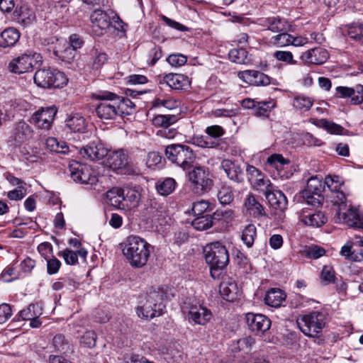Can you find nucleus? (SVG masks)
<instances>
[{"label": "nucleus", "instance_id": "59", "mask_svg": "<svg viewBox=\"0 0 363 363\" xmlns=\"http://www.w3.org/2000/svg\"><path fill=\"white\" fill-rule=\"evenodd\" d=\"M210 203L205 200L198 201L193 203L192 211L195 216H201L209 208Z\"/></svg>", "mask_w": 363, "mask_h": 363}, {"label": "nucleus", "instance_id": "12", "mask_svg": "<svg viewBox=\"0 0 363 363\" xmlns=\"http://www.w3.org/2000/svg\"><path fill=\"white\" fill-rule=\"evenodd\" d=\"M55 106L42 107L35 111L30 119V122L37 128L49 130L57 113Z\"/></svg>", "mask_w": 363, "mask_h": 363}, {"label": "nucleus", "instance_id": "49", "mask_svg": "<svg viewBox=\"0 0 363 363\" xmlns=\"http://www.w3.org/2000/svg\"><path fill=\"white\" fill-rule=\"evenodd\" d=\"M318 125L323 128L331 134H342L343 128L332 121L326 119H321L318 121Z\"/></svg>", "mask_w": 363, "mask_h": 363}, {"label": "nucleus", "instance_id": "58", "mask_svg": "<svg viewBox=\"0 0 363 363\" xmlns=\"http://www.w3.org/2000/svg\"><path fill=\"white\" fill-rule=\"evenodd\" d=\"M46 260L48 274L52 275L57 273L62 264L61 262L53 256Z\"/></svg>", "mask_w": 363, "mask_h": 363}, {"label": "nucleus", "instance_id": "23", "mask_svg": "<svg viewBox=\"0 0 363 363\" xmlns=\"http://www.w3.org/2000/svg\"><path fill=\"white\" fill-rule=\"evenodd\" d=\"M265 198L272 208L279 210L280 211H284L286 209L288 200L284 193L280 190H277L274 187L272 191L266 194Z\"/></svg>", "mask_w": 363, "mask_h": 363}, {"label": "nucleus", "instance_id": "47", "mask_svg": "<svg viewBox=\"0 0 363 363\" xmlns=\"http://www.w3.org/2000/svg\"><path fill=\"white\" fill-rule=\"evenodd\" d=\"M52 345L57 352L65 354L69 351V345L62 335H56L52 339Z\"/></svg>", "mask_w": 363, "mask_h": 363}, {"label": "nucleus", "instance_id": "44", "mask_svg": "<svg viewBox=\"0 0 363 363\" xmlns=\"http://www.w3.org/2000/svg\"><path fill=\"white\" fill-rule=\"evenodd\" d=\"M252 184L257 191L262 193L264 196L274 187L269 179H265L262 174L252 181Z\"/></svg>", "mask_w": 363, "mask_h": 363}, {"label": "nucleus", "instance_id": "9", "mask_svg": "<svg viewBox=\"0 0 363 363\" xmlns=\"http://www.w3.org/2000/svg\"><path fill=\"white\" fill-rule=\"evenodd\" d=\"M70 177L77 183L94 186L99 181L96 172L88 164L73 160L69 162Z\"/></svg>", "mask_w": 363, "mask_h": 363}, {"label": "nucleus", "instance_id": "39", "mask_svg": "<svg viewBox=\"0 0 363 363\" xmlns=\"http://www.w3.org/2000/svg\"><path fill=\"white\" fill-rule=\"evenodd\" d=\"M257 236V228L253 224L247 225L242 230L241 239L247 247H251Z\"/></svg>", "mask_w": 363, "mask_h": 363}, {"label": "nucleus", "instance_id": "41", "mask_svg": "<svg viewBox=\"0 0 363 363\" xmlns=\"http://www.w3.org/2000/svg\"><path fill=\"white\" fill-rule=\"evenodd\" d=\"M276 102L271 99L269 101H258L254 111L257 116L267 117L271 111L275 107Z\"/></svg>", "mask_w": 363, "mask_h": 363}, {"label": "nucleus", "instance_id": "25", "mask_svg": "<svg viewBox=\"0 0 363 363\" xmlns=\"http://www.w3.org/2000/svg\"><path fill=\"white\" fill-rule=\"evenodd\" d=\"M66 126L74 133H83L86 129V122L79 113H71L65 120Z\"/></svg>", "mask_w": 363, "mask_h": 363}, {"label": "nucleus", "instance_id": "56", "mask_svg": "<svg viewBox=\"0 0 363 363\" xmlns=\"http://www.w3.org/2000/svg\"><path fill=\"white\" fill-rule=\"evenodd\" d=\"M96 341V334L93 330H89L82 336L80 342L84 347L91 348L95 346Z\"/></svg>", "mask_w": 363, "mask_h": 363}, {"label": "nucleus", "instance_id": "61", "mask_svg": "<svg viewBox=\"0 0 363 363\" xmlns=\"http://www.w3.org/2000/svg\"><path fill=\"white\" fill-rule=\"evenodd\" d=\"M206 133L208 135V137L213 138L215 140L218 138L221 137L224 135L225 131L223 128L220 125H211L206 128Z\"/></svg>", "mask_w": 363, "mask_h": 363}, {"label": "nucleus", "instance_id": "16", "mask_svg": "<svg viewBox=\"0 0 363 363\" xmlns=\"http://www.w3.org/2000/svg\"><path fill=\"white\" fill-rule=\"evenodd\" d=\"M238 77L245 83L252 86H267L271 84L272 78L258 70H244L238 73Z\"/></svg>", "mask_w": 363, "mask_h": 363}, {"label": "nucleus", "instance_id": "63", "mask_svg": "<svg viewBox=\"0 0 363 363\" xmlns=\"http://www.w3.org/2000/svg\"><path fill=\"white\" fill-rule=\"evenodd\" d=\"M348 35L357 41L363 43L362 33H361L360 23L352 24L348 28Z\"/></svg>", "mask_w": 363, "mask_h": 363}, {"label": "nucleus", "instance_id": "13", "mask_svg": "<svg viewBox=\"0 0 363 363\" xmlns=\"http://www.w3.org/2000/svg\"><path fill=\"white\" fill-rule=\"evenodd\" d=\"M189 180L196 186L201 191H208L213 186V180L209 171L202 167H195L189 173Z\"/></svg>", "mask_w": 363, "mask_h": 363}, {"label": "nucleus", "instance_id": "19", "mask_svg": "<svg viewBox=\"0 0 363 363\" xmlns=\"http://www.w3.org/2000/svg\"><path fill=\"white\" fill-rule=\"evenodd\" d=\"M298 218L303 225L314 228L320 227L324 225L328 218L322 211L313 212L303 208L298 213Z\"/></svg>", "mask_w": 363, "mask_h": 363}, {"label": "nucleus", "instance_id": "51", "mask_svg": "<svg viewBox=\"0 0 363 363\" xmlns=\"http://www.w3.org/2000/svg\"><path fill=\"white\" fill-rule=\"evenodd\" d=\"M193 143L203 148H213L218 145V143L207 136H201L194 138Z\"/></svg>", "mask_w": 363, "mask_h": 363}, {"label": "nucleus", "instance_id": "15", "mask_svg": "<svg viewBox=\"0 0 363 363\" xmlns=\"http://www.w3.org/2000/svg\"><path fill=\"white\" fill-rule=\"evenodd\" d=\"M245 320L248 328L257 335H263L271 327V320L262 314L247 313Z\"/></svg>", "mask_w": 363, "mask_h": 363}, {"label": "nucleus", "instance_id": "10", "mask_svg": "<svg viewBox=\"0 0 363 363\" xmlns=\"http://www.w3.org/2000/svg\"><path fill=\"white\" fill-rule=\"evenodd\" d=\"M186 309L190 323L206 325L213 317L211 310L199 303H189Z\"/></svg>", "mask_w": 363, "mask_h": 363}, {"label": "nucleus", "instance_id": "22", "mask_svg": "<svg viewBox=\"0 0 363 363\" xmlns=\"http://www.w3.org/2000/svg\"><path fill=\"white\" fill-rule=\"evenodd\" d=\"M162 82L176 90L186 89L190 85L189 77L182 74L169 73L164 76Z\"/></svg>", "mask_w": 363, "mask_h": 363}, {"label": "nucleus", "instance_id": "4", "mask_svg": "<svg viewBox=\"0 0 363 363\" xmlns=\"http://www.w3.org/2000/svg\"><path fill=\"white\" fill-rule=\"evenodd\" d=\"M167 298H169L163 289L150 290L144 297H142L137 307L138 316L145 319L160 316L164 313L165 308L163 301Z\"/></svg>", "mask_w": 363, "mask_h": 363}, {"label": "nucleus", "instance_id": "2", "mask_svg": "<svg viewBox=\"0 0 363 363\" xmlns=\"http://www.w3.org/2000/svg\"><path fill=\"white\" fill-rule=\"evenodd\" d=\"M152 247L138 236H129L124 242L123 254L130 265L142 268L147 263Z\"/></svg>", "mask_w": 363, "mask_h": 363}, {"label": "nucleus", "instance_id": "53", "mask_svg": "<svg viewBox=\"0 0 363 363\" xmlns=\"http://www.w3.org/2000/svg\"><path fill=\"white\" fill-rule=\"evenodd\" d=\"M303 253L308 258L318 259L325 255V250L321 247L312 245L305 248Z\"/></svg>", "mask_w": 363, "mask_h": 363}, {"label": "nucleus", "instance_id": "21", "mask_svg": "<svg viewBox=\"0 0 363 363\" xmlns=\"http://www.w3.org/2000/svg\"><path fill=\"white\" fill-rule=\"evenodd\" d=\"M244 207L246 213L253 218H257L266 216L264 207L253 194L247 196L244 201Z\"/></svg>", "mask_w": 363, "mask_h": 363}, {"label": "nucleus", "instance_id": "43", "mask_svg": "<svg viewBox=\"0 0 363 363\" xmlns=\"http://www.w3.org/2000/svg\"><path fill=\"white\" fill-rule=\"evenodd\" d=\"M279 33L272 36L269 39V43L273 46L282 48L290 45L291 34L287 33V30L279 32Z\"/></svg>", "mask_w": 363, "mask_h": 363}, {"label": "nucleus", "instance_id": "48", "mask_svg": "<svg viewBox=\"0 0 363 363\" xmlns=\"http://www.w3.org/2000/svg\"><path fill=\"white\" fill-rule=\"evenodd\" d=\"M325 184L330 191L340 190L343 181L337 175H329L325 179Z\"/></svg>", "mask_w": 363, "mask_h": 363}, {"label": "nucleus", "instance_id": "38", "mask_svg": "<svg viewBox=\"0 0 363 363\" xmlns=\"http://www.w3.org/2000/svg\"><path fill=\"white\" fill-rule=\"evenodd\" d=\"M290 161L282 156L281 154H273L268 157L266 165L269 167L274 168L277 171H281L284 169L285 166L289 165Z\"/></svg>", "mask_w": 363, "mask_h": 363}, {"label": "nucleus", "instance_id": "24", "mask_svg": "<svg viewBox=\"0 0 363 363\" xmlns=\"http://www.w3.org/2000/svg\"><path fill=\"white\" fill-rule=\"evenodd\" d=\"M220 167L230 179L238 183L242 182L243 172L239 164L230 160H223Z\"/></svg>", "mask_w": 363, "mask_h": 363}, {"label": "nucleus", "instance_id": "3", "mask_svg": "<svg viewBox=\"0 0 363 363\" xmlns=\"http://www.w3.org/2000/svg\"><path fill=\"white\" fill-rule=\"evenodd\" d=\"M203 255L206 262L210 267L211 277L219 279L230 261L229 252L225 245L219 241L208 243L203 248Z\"/></svg>", "mask_w": 363, "mask_h": 363}, {"label": "nucleus", "instance_id": "40", "mask_svg": "<svg viewBox=\"0 0 363 363\" xmlns=\"http://www.w3.org/2000/svg\"><path fill=\"white\" fill-rule=\"evenodd\" d=\"M191 225L198 230H205L209 229L213 225V217L210 215L196 216Z\"/></svg>", "mask_w": 363, "mask_h": 363}, {"label": "nucleus", "instance_id": "1", "mask_svg": "<svg viewBox=\"0 0 363 363\" xmlns=\"http://www.w3.org/2000/svg\"><path fill=\"white\" fill-rule=\"evenodd\" d=\"M93 97L100 101L96 113L101 120H115L131 115L135 110V104L128 98L121 97L108 91H99Z\"/></svg>", "mask_w": 363, "mask_h": 363}, {"label": "nucleus", "instance_id": "55", "mask_svg": "<svg viewBox=\"0 0 363 363\" xmlns=\"http://www.w3.org/2000/svg\"><path fill=\"white\" fill-rule=\"evenodd\" d=\"M255 340L251 336H246L239 339L237 342L238 349L240 351H244L245 352H249L252 345L255 344Z\"/></svg>", "mask_w": 363, "mask_h": 363}, {"label": "nucleus", "instance_id": "57", "mask_svg": "<svg viewBox=\"0 0 363 363\" xmlns=\"http://www.w3.org/2000/svg\"><path fill=\"white\" fill-rule=\"evenodd\" d=\"M330 194L328 196L330 201L335 206H337V211L342 207V205H347L345 203V196L341 190L330 191Z\"/></svg>", "mask_w": 363, "mask_h": 363}, {"label": "nucleus", "instance_id": "52", "mask_svg": "<svg viewBox=\"0 0 363 363\" xmlns=\"http://www.w3.org/2000/svg\"><path fill=\"white\" fill-rule=\"evenodd\" d=\"M302 197L306 200L308 205L314 207L320 206L323 203L324 199L323 195L312 194L308 191H303Z\"/></svg>", "mask_w": 363, "mask_h": 363}, {"label": "nucleus", "instance_id": "5", "mask_svg": "<svg viewBox=\"0 0 363 363\" xmlns=\"http://www.w3.org/2000/svg\"><path fill=\"white\" fill-rule=\"evenodd\" d=\"M326 321V313L315 311L300 316L297 319V325L305 335L318 338L325 327Z\"/></svg>", "mask_w": 363, "mask_h": 363}, {"label": "nucleus", "instance_id": "54", "mask_svg": "<svg viewBox=\"0 0 363 363\" xmlns=\"http://www.w3.org/2000/svg\"><path fill=\"white\" fill-rule=\"evenodd\" d=\"M167 61L171 66L178 67L186 63L187 57L179 53L172 54L168 56Z\"/></svg>", "mask_w": 363, "mask_h": 363}, {"label": "nucleus", "instance_id": "35", "mask_svg": "<svg viewBox=\"0 0 363 363\" xmlns=\"http://www.w3.org/2000/svg\"><path fill=\"white\" fill-rule=\"evenodd\" d=\"M176 185V181L173 178L167 177L157 182L156 189L160 195L167 196L174 191Z\"/></svg>", "mask_w": 363, "mask_h": 363}, {"label": "nucleus", "instance_id": "33", "mask_svg": "<svg viewBox=\"0 0 363 363\" xmlns=\"http://www.w3.org/2000/svg\"><path fill=\"white\" fill-rule=\"evenodd\" d=\"M106 197L112 206L119 209H124L123 189L112 188L107 191Z\"/></svg>", "mask_w": 363, "mask_h": 363}, {"label": "nucleus", "instance_id": "20", "mask_svg": "<svg viewBox=\"0 0 363 363\" xmlns=\"http://www.w3.org/2000/svg\"><path fill=\"white\" fill-rule=\"evenodd\" d=\"M328 57L329 55L326 50L316 47L303 52L300 60L305 64L322 65Z\"/></svg>", "mask_w": 363, "mask_h": 363}, {"label": "nucleus", "instance_id": "26", "mask_svg": "<svg viewBox=\"0 0 363 363\" xmlns=\"http://www.w3.org/2000/svg\"><path fill=\"white\" fill-rule=\"evenodd\" d=\"M14 16L17 22L23 26H29L35 21L34 11L26 5L16 9Z\"/></svg>", "mask_w": 363, "mask_h": 363}, {"label": "nucleus", "instance_id": "18", "mask_svg": "<svg viewBox=\"0 0 363 363\" xmlns=\"http://www.w3.org/2000/svg\"><path fill=\"white\" fill-rule=\"evenodd\" d=\"M80 154L91 160H99L106 156L108 149L101 141H92L81 149Z\"/></svg>", "mask_w": 363, "mask_h": 363}, {"label": "nucleus", "instance_id": "28", "mask_svg": "<svg viewBox=\"0 0 363 363\" xmlns=\"http://www.w3.org/2000/svg\"><path fill=\"white\" fill-rule=\"evenodd\" d=\"M20 33L17 29L9 28L0 34V47L13 46L19 40Z\"/></svg>", "mask_w": 363, "mask_h": 363}, {"label": "nucleus", "instance_id": "17", "mask_svg": "<svg viewBox=\"0 0 363 363\" xmlns=\"http://www.w3.org/2000/svg\"><path fill=\"white\" fill-rule=\"evenodd\" d=\"M110 16L104 11L96 9L90 16L91 30L96 36H101L111 25Z\"/></svg>", "mask_w": 363, "mask_h": 363}, {"label": "nucleus", "instance_id": "46", "mask_svg": "<svg viewBox=\"0 0 363 363\" xmlns=\"http://www.w3.org/2000/svg\"><path fill=\"white\" fill-rule=\"evenodd\" d=\"M217 197L221 204H230L234 198L231 187L222 186L218 191Z\"/></svg>", "mask_w": 363, "mask_h": 363}, {"label": "nucleus", "instance_id": "8", "mask_svg": "<svg viewBox=\"0 0 363 363\" xmlns=\"http://www.w3.org/2000/svg\"><path fill=\"white\" fill-rule=\"evenodd\" d=\"M43 62V57L40 53L28 52L14 59L9 64L11 72L15 74H23L31 72L38 67Z\"/></svg>", "mask_w": 363, "mask_h": 363}, {"label": "nucleus", "instance_id": "60", "mask_svg": "<svg viewBox=\"0 0 363 363\" xmlns=\"http://www.w3.org/2000/svg\"><path fill=\"white\" fill-rule=\"evenodd\" d=\"M38 251L44 259H48L52 256V245L48 242H42L38 246Z\"/></svg>", "mask_w": 363, "mask_h": 363}, {"label": "nucleus", "instance_id": "42", "mask_svg": "<svg viewBox=\"0 0 363 363\" xmlns=\"http://www.w3.org/2000/svg\"><path fill=\"white\" fill-rule=\"evenodd\" d=\"M177 116L175 115H157L152 118V124L155 126L168 128L177 121Z\"/></svg>", "mask_w": 363, "mask_h": 363}, {"label": "nucleus", "instance_id": "37", "mask_svg": "<svg viewBox=\"0 0 363 363\" xmlns=\"http://www.w3.org/2000/svg\"><path fill=\"white\" fill-rule=\"evenodd\" d=\"M313 99L304 94H297L293 99V107L300 111H308L313 105Z\"/></svg>", "mask_w": 363, "mask_h": 363}, {"label": "nucleus", "instance_id": "50", "mask_svg": "<svg viewBox=\"0 0 363 363\" xmlns=\"http://www.w3.org/2000/svg\"><path fill=\"white\" fill-rule=\"evenodd\" d=\"M273 57L278 61L288 65H296L297 61L294 59V55L290 51L277 50L273 53Z\"/></svg>", "mask_w": 363, "mask_h": 363}, {"label": "nucleus", "instance_id": "14", "mask_svg": "<svg viewBox=\"0 0 363 363\" xmlns=\"http://www.w3.org/2000/svg\"><path fill=\"white\" fill-rule=\"evenodd\" d=\"M106 165L114 171L125 169L129 164L128 150L121 148L116 150H108L106 155Z\"/></svg>", "mask_w": 363, "mask_h": 363}, {"label": "nucleus", "instance_id": "45", "mask_svg": "<svg viewBox=\"0 0 363 363\" xmlns=\"http://www.w3.org/2000/svg\"><path fill=\"white\" fill-rule=\"evenodd\" d=\"M229 59L237 64H246L248 62L247 52L245 48H233L228 53Z\"/></svg>", "mask_w": 363, "mask_h": 363}, {"label": "nucleus", "instance_id": "31", "mask_svg": "<svg viewBox=\"0 0 363 363\" xmlns=\"http://www.w3.org/2000/svg\"><path fill=\"white\" fill-rule=\"evenodd\" d=\"M264 26L267 27V30L274 33H279L287 30L289 23L285 18L271 17L264 20Z\"/></svg>", "mask_w": 363, "mask_h": 363}, {"label": "nucleus", "instance_id": "29", "mask_svg": "<svg viewBox=\"0 0 363 363\" xmlns=\"http://www.w3.org/2000/svg\"><path fill=\"white\" fill-rule=\"evenodd\" d=\"M124 209H131L139 205L140 193L135 188L123 189Z\"/></svg>", "mask_w": 363, "mask_h": 363}, {"label": "nucleus", "instance_id": "32", "mask_svg": "<svg viewBox=\"0 0 363 363\" xmlns=\"http://www.w3.org/2000/svg\"><path fill=\"white\" fill-rule=\"evenodd\" d=\"M145 206V215L150 218H157L162 216L165 211L163 204L158 202L155 199L147 200Z\"/></svg>", "mask_w": 363, "mask_h": 363}, {"label": "nucleus", "instance_id": "36", "mask_svg": "<svg viewBox=\"0 0 363 363\" xmlns=\"http://www.w3.org/2000/svg\"><path fill=\"white\" fill-rule=\"evenodd\" d=\"M55 54L62 61L71 63L74 60L77 52L74 48L69 46V43L65 42L62 48H58L55 50Z\"/></svg>", "mask_w": 363, "mask_h": 363}, {"label": "nucleus", "instance_id": "11", "mask_svg": "<svg viewBox=\"0 0 363 363\" xmlns=\"http://www.w3.org/2000/svg\"><path fill=\"white\" fill-rule=\"evenodd\" d=\"M336 219L350 227L363 229V214L355 208L342 205L337 211Z\"/></svg>", "mask_w": 363, "mask_h": 363}, {"label": "nucleus", "instance_id": "6", "mask_svg": "<svg viewBox=\"0 0 363 363\" xmlns=\"http://www.w3.org/2000/svg\"><path fill=\"white\" fill-rule=\"evenodd\" d=\"M165 156L171 162L176 164L184 170L190 169L196 160V155L187 145L172 144L165 147Z\"/></svg>", "mask_w": 363, "mask_h": 363}, {"label": "nucleus", "instance_id": "64", "mask_svg": "<svg viewBox=\"0 0 363 363\" xmlns=\"http://www.w3.org/2000/svg\"><path fill=\"white\" fill-rule=\"evenodd\" d=\"M350 98L353 104H361L363 102V86L357 85L356 89H354V94L350 96Z\"/></svg>", "mask_w": 363, "mask_h": 363}, {"label": "nucleus", "instance_id": "7", "mask_svg": "<svg viewBox=\"0 0 363 363\" xmlns=\"http://www.w3.org/2000/svg\"><path fill=\"white\" fill-rule=\"evenodd\" d=\"M34 82L43 88H60L65 86L68 79L64 72L55 69H40L34 75Z\"/></svg>", "mask_w": 363, "mask_h": 363}, {"label": "nucleus", "instance_id": "27", "mask_svg": "<svg viewBox=\"0 0 363 363\" xmlns=\"http://www.w3.org/2000/svg\"><path fill=\"white\" fill-rule=\"evenodd\" d=\"M219 292L227 301H233L237 298L240 290L235 281L228 280L220 283L219 286Z\"/></svg>", "mask_w": 363, "mask_h": 363}, {"label": "nucleus", "instance_id": "34", "mask_svg": "<svg viewBox=\"0 0 363 363\" xmlns=\"http://www.w3.org/2000/svg\"><path fill=\"white\" fill-rule=\"evenodd\" d=\"M285 297L286 296L281 290L272 289L267 292L264 297V302L272 307H278L281 306Z\"/></svg>", "mask_w": 363, "mask_h": 363}, {"label": "nucleus", "instance_id": "62", "mask_svg": "<svg viewBox=\"0 0 363 363\" xmlns=\"http://www.w3.org/2000/svg\"><path fill=\"white\" fill-rule=\"evenodd\" d=\"M12 315V309L9 304H0V324L6 323Z\"/></svg>", "mask_w": 363, "mask_h": 363}, {"label": "nucleus", "instance_id": "30", "mask_svg": "<svg viewBox=\"0 0 363 363\" xmlns=\"http://www.w3.org/2000/svg\"><path fill=\"white\" fill-rule=\"evenodd\" d=\"M87 255V251L84 248H80L77 252L69 249L60 252L58 256L62 257L67 264L75 265L78 263V256L85 259Z\"/></svg>", "mask_w": 363, "mask_h": 363}]
</instances>
